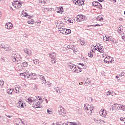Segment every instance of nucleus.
I'll return each mask as SVG.
<instances>
[{
  "label": "nucleus",
  "instance_id": "nucleus-1",
  "mask_svg": "<svg viewBox=\"0 0 125 125\" xmlns=\"http://www.w3.org/2000/svg\"><path fill=\"white\" fill-rule=\"evenodd\" d=\"M26 101L32 105L33 108H40L41 103H42V99L40 97H29Z\"/></svg>",
  "mask_w": 125,
  "mask_h": 125
},
{
  "label": "nucleus",
  "instance_id": "nucleus-2",
  "mask_svg": "<svg viewBox=\"0 0 125 125\" xmlns=\"http://www.w3.org/2000/svg\"><path fill=\"white\" fill-rule=\"evenodd\" d=\"M85 111L88 114V115H91L92 112H93V107L91 104H86L84 106Z\"/></svg>",
  "mask_w": 125,
  "mask_h": 125
},
{
  "label": "nucleus",
  "instance_id": "nucleus-3",
  "mask_svg": "<svg viewBox=\"0 0 125 125\" xmlns=\"http://www.w3.org/2000/svg\"><path fill=\"white\" fill-rule=\"evenodd\" d=\"M103 40L104 42H109L112 43L115 42V39L111 36H105L103 37Z\"/></svg>",
  "mask_w": 125,
  "mask_h": 125
},
{
  "label": "nucleus",
  "instance_id": "nucleus-4",
  "mask_svg": "<svg viewBox=\"0 0 125 125\" xmlns=\"http://www.w3.org/2000/svg\"><path fill=\"white\" fill-rule=\"evenodd\" d=\"M72 2L77 6H83L84 0H72Z\"/></svg>",
  "mask_w": 125,
  "mask_h": 125
},
{
  "label": "nucleus",
  "instance_id": "nucleus-5",
  "mask_svg": "<svg viewBox=\"0 0 125 125\" xmlns=\"http://www.w3.org/2000/svg\"><path fill=\"white\" fill-rule=\"evenodd\" d=\"M12 5L15 7V8H16L17 9H18L22 6V2L21 1H15L12 2Z\"/></svg>",
  "mask_w": 125,
  "mask_h": 125
},
{
  "label": "nucleus",
  "instance_id": "nucleus-6",
  "mask_svg": "<svg viewBox=\"0 0 125 125\" xmlns=\"http://www.w3.org/2000/svg\"><path fill=\"white\" fill-rule=\"evenodd\" d=\"M58 111L59 114L61 116H65L66 114H67V112L66 111V110H65V108H63L62 106H60L58 108Z\"/></svg>",
  "mask_w": 125,
  "mask_h": 125
},
{
  "label": "nucleus",
  "instance_id": "nucleus-7",
  "mask_svg": "<svg viewBox=\"0 0 125 125\" xmlns=\"http://www.w3.org/2000/svg\"><path fill=\"white\" fill-rule=\"evenodd\" d=\"M76 21L77 22H83L85 20V16L83 15H78L76 16Z\"/></svg>",
  "mask_w": 125,
  "mask_h": 125
},
{
  "label": "nucleus",
  "instance_id": "nucleus-8",
  "mask_svg": "<svg viewBox=\"0 0 125 125\" xmlns=\"http://www.w3.org/2000/svg\"><path fill=\"white\" fill-rule=\"evenodd\" d=\"M59 27H60L59 28V31H60V33H61V34H63V35H65L66 29L62 27H65V24L64 23H60L59 25Z\"/></svg>",
  "mask_w": 125,
  "mask_h": 125
},
{
  "label": "nucleus",
  "instance_id": "nucleus-9",
  "mask_svg": "<svg viewBox=\"0 0 125 125\" xmlns=\"http://www.w3.org/2000/svg\"><path fill=\"white\" fill-rule=\"evenodd\" d=\"M110 106L113 107V110L115 109L116 111H118L119 110H121V104H118L117 103H114L113 104H110Z\"/></svg>",
  "mask_w": 125,
  "mask_h": 125
},
{
  "label": "nucleus",
  "instance_id": "nucleus-10",
  "mask_svg": "<svg viewBox=\"0 0 125 125\" xmlns=\"http://www.w3.org/2000/svg\"><path fill=\"white\" fill-rule=\"evenodd\" d=\"M27 78L29 79V80H36L37 75L35 73H30V72H29Z\"/></svg>",
  "mask_w": 125,
  "mask_h": 125
},
{
  "label": "nucleus",
  "instance_id": "nucleus-11",
  "mask_svg": "<svg viewBox=\"0 0 125 125\" xmlns=\"http://www.w3.org/2000/svg\"><path fill=\"white\" fill-rule=\"evenodd\" d=\"M19 57H20V56H19L18 54H15L14 56L12 57V61H13V62H14L15 63H17V62H19V61H20Z\"/></svg>",
  "mask_w": 125,
  "mask_h": 125
},
{
  "label": "nucleus",
  "instance_id": "nucleus-12",
  "mask_svg": "<svg viewBox=\"0 0 125 125\" xmlns=\"http://www.w3.org/2000/svg\"><path fill=\"white\" fill-rule=\"evenodd\" d=\"M94 47L96 50H97V51L100 52V53H103V52H104V48H103V46L99 45L95 46Z\"/></svg>",
  "mask_w": 125,
  "mask_h": 125
},
{
  "label": "nucleus",
  "instance_id": "nucleus-13",
  "mask_svg": "<svg viewBox=\"0 0 125 125\" xmlns=\"http://www.w3.org/2000/svg\"><path fill=\"white\" fill-rule=\"evenodd\" d=\"M92 6L99 8V9H102V5L98 2H93Z\"/></svg>",
  "mask_w": 125,
  "mask_h": 125
},
{
  "label": "nucleus",
  "instance_id": "nucleus-14",
  "mask_svg": "<svg viewBox=\"0 0 125 125\" xmlns=\"http://www.w3.org/2000/svg\"><path fill=\"white\" fill-rule=\"evenodd\" d=\"M99 114L101 117H106L107 116V111L105 109H102L100 111Z\"/></svg>",
  "mask_w": 125,
  "mask_h": 125
},
{
  "label": "nucleus",
  "instance_id": "nucleus-15",
  "mask_svg": "<svg viewBox=\"0 0 125 125\" xmlns=\"http://www.w3.org/2000/svg\"><path fill=\"white\" fill-rule=\"evenodd\" d=\"M55 10L57 12V13H60V14H62V12H64V10L62 7H58L56 8Z\"/></svg>",
  "mask_w": 125,
  "mask_h": 125
},
{
  "label": "nucleus",
  "instance_id": "nucleus-16",
  "mask_svg": "<svg viewBox=\"0 0 125 125\" xmlns=\"http://www.w3.org/2000/svg\"><path fill=\"white\" fill-rule=\"evenodd\" d=\"M5 27L7 30H11L13 28V25L11 22H8L6 24Z\"/></svg>",
  "mask_w": 125,
  "mask_h": 125
},
{
  "label": "nucleus",
  "instance_id": "nucleus-17",
  "mask_svg": "<svg viewBox=\"0 0 125 125\" xmlns=\"http://www.w3.org/2000/svg\"><path fill=\"white\" fill-rule=\"evenodd\" d=\"M17 106L18 108H25V105H24V103L22 101H20L18 102Z\"/></svg>",
  "mask_w": 125,
  "mask_h": 125
},
{
  "label": "nucleus",
  "instance_id": "nucleus-18",
  "mask_svg": "<svg viewBox=\"0 0 125 125\" xmlns=\"http://www.w3.org/2000/svg\"><path fill=\"white\" fill-rule=\"evenodd\" d=\"M68 68L71 69V71H72V72L74 73L75 72V70H76V68H77V66L74 64L70 63L68 65Z\"/></svg>",
  "mask_w": 125,
  "mask_h": 125
},
{
  "label": "nucleus",
  "instance_id": "nucleus-19",
  "mask_svg": "<svg viewBox=\"0 0 125 125\" xmlns=\"http://www.w3.org/2000/svg\"><path fill=\"white\" fill-rule=\"evenodd\" d=\"M39 78L41 80V83L42 84L45 83L46 80L44 78V76L43 75H39Z\"/></svg>",
  "mask_w": 125,
  "mask_h": 125
},
{
  "label": "nucleus",
  "instance_id": "nucleus-20",
  "mask_svg": "<svg viewBox=\"0 0 125 125\" xmlns=\"http://www.w3.org/2000/svg\"><path fill=\"white\" fill-rule=\"evenodd\" d=\"M56 124L57 125H67V122L64 121H61L56 123Z\"/></svg>",
  "mask_w": 125,
  "mask_h": 125
},
{
  "label": "nucleus",
  "instance_id": "nucleus-21",
  "mask_svg": "<svg viewBox=\"0 0 125 125\" xmlns=\"http://www.w3.org/2000/svg\"><path fill=\"white\" fill-rule=\"evenodd\" d=\"M110 56H106L104 59V62L105 64H110Z\"/></svg>",
  "mask_w": 125,
  "mask_h": 125
},
{
  "label": "nucleus",
  "instance_id": "nucleus-22",
  "mask_svg": "<svg viewBox=\"0 0 125 125\" xmlns=\"http://www.w3.org/2000/svg\"><path fill=\"white\" fill-rule=\"evenodd\" d=\"M96 19L98 21H101V22H102V21H103V20L104 19V16L100 15L96 18Z\"/></svg>",
  "mask_w": 125,
  "mask_h": 125
},
{
  "label": "nucleus",
  "instance_id": "nucleus-23",
  "mask_svg": "<svg viewBox=\"0 0 125 125\" xmlns=\"http://www.w3.org/2000/svg\"><path fill=\"white\" fill-rule=\"evenodd\" d=\"M64 22H66V23H68V24L72 23V20H71V19L68 18L67 17H66L64 18Z\"/></svg>",
  "mask_w": 125,
  "mask_h": 125
},
{
  "label": "nucleus",
  "instance_id": "nucleus-24",
  "mask_svg": "<svg viewBox=\"0 0 125 125\" xmlns=\"http://www.w3.org/2000/svg\"><path fill=\"white\" fill-rule=\"evenodd\" d=\"M16 124L18 125H25V124L21 119H18L16 121Z\"/></svg>",
  "mask_w": 125,
  "mask_h": 125
},
{
  "label": "nucleus",
  "instance_id": "nucleus-25",
  "mask_svg": "<svg viewBox=\"0 0 125 125\" xmlns=\"http://www.w3.org/2000/svg\"><path fill=\"white\" fill-rule=\"evenodd\" d=\"M49 57L51 59L56 58V53L55 52H53L49 54Z\"/></svg>",
  "mask_w": 125,
  "mask_h": 125
},
{
  "label": "nucleus",
  "instance_id": "nucleus-26",
  "mask_svg": "<svg viewBox=\"0 0 125 125\" xmlns=\"http://www.w3.org/2000/svg\"><path fill=\"white\" fill-rule=\"evenodd\" d=\"M15 91L14 90V89H8L7 90V93L8 94H13L14 93V92Z\"/></svg>",
  "mask_w": 125,
  "mask_h": 125
},
{
  "label": "nucleus",
  "instance_id": "nucleus-27",
  "mask_svg": "<svg viewBox=\"0 0 125 125\" xmlns=\"http://www.w3.org/2000/svg\"><path fill=\"white\" fill-rule=\"evenodd\" d=\"M24 52H25L29 56H31V55H32V51L28 49H25Z\"/></svg>",
  "mask_w": 125,
  "mask_h": 125
},
{
  "label": "nucleus",
  "instance_id": "nucleus-28",
  "mask_svg": "<svg viewBox=\"0 0 125 125\" xmlns=\"http://www.w3.org/2000/svg\"><path fill=\"white\" fill-rule=\"evenodd\" d=\"M28 75H29V71H26V72L20 73V76H24V77H26L27 78H28Z\"/></svg>",
  "mask_w": 125,
  "mask_h": 125
},
{
  "label": "nucleus",
  "instance_id": "nucleus-29",
  "mask_svg": "<svg viewBox=\"0 0 125 125\" xmlns=\"http://www.w3.org/2000/svg\"><path fill=\"white\" fill-rule=\"evenodd\" d=\"M81 72H82V69L78 67H76V68H75V70H74V73H76V74H78V73H80Z\"/></svg>",
  "mask_w": 125,
  "mask_h": 125
},
{
  "label": "nucleus",
  "instance_id": "nucleus-30",
  "mask_svg": "<svg viewBox=\"0 0 125 125\" xmlns=\"http://www.w3.org/2000/svg\"><path fill=\"white\" fill-rule=\"evenodd\" d=\"M4 48L6 51H10V50H11V48L10 47V46L7 45L4 46Z\"/></svg>",
  "mask_w": 125,
  "mask_h": 125
},
{
  "label": "nucleus",
  "instance_id": "nucleus-31",
  "mask_svg": "<svg viewBox=\"0 0 125 125\" xmlns=\"http://www.w3.org/2000/svg\"><path fill=\"white\" fill-rule=\"evenodd\" d=\"M27 23L30 25H34V23H35V20L34 19L29 20L28 21Z\"/></svg>",
  "mask_w": 125,
  "mask_h": 125
},
{
  "label": "nucleus",
  "instance_id": "nucleus-32",
  "mask_svg": "<svg viewBox=\"0 0 125 125\" xmlns=\"http://www.w3.org/2000/svg\"><path fill=\"white\" fill-rule=\"evenodd\" d=\"M20 90H21L20 88L18 87H16L15 91H14V92H15L17 94H19V93L20 92Z\"/></svg>",
  "mask_w": 125,
  "mask_h": 125
},
{
  "label": "nucleus",
  "instance_id": "nucleus-33",
  "mask_svg": "<svg viewBox=\"0 0 125 125\" xmlns=\"http://www.w3.org/2000/svg\"><path fill=\"white\" fill-rule=\"evenodd\" d=\"M51 10H52V8H44V9H43L44 12H47L49 11H51Z\"/></svg>",
  "mask_w": 125,
  "mask_h": 125
},
{
  "label": "nucleus",
  "instance_id": "nucleus-34",
  "mask_svg": "<svg viewBox=\"0 0 125 125\" xmlns=\"http://www.w3.org/2000/svg\"><path fill=\"white\" fill-rule=\"evenodd\" d=\"M45 84L46 87H50V86H51V83L49 81L46 82Z\"/></svg>",
  "mask_w": 125,
  "mask_h": 125
},
{
  "label": "nucleus",
  "instance_id": "nucleus-35",
  "mask_svg": "<svg viewBox=\"0 0 125 125\" xmlns=\"http://www.w3.org/2000/svg\"><path fill=\"white\" fill-rule=\"evenodd\" d=\"M33 62L35 65H38L39 63H40V61L38 59L33 60Z\"/></svg>",
  "mask_w": 125,
  "mask_h": 125
},
{
  "label": "nucleus",
  "instance_id": "nucleus-36",
  "mask_svg": "<svg viewBox=\"0 0 125 125\" xmlns=\"http://www.w3.org/2000/svg\"><path fill=\"white\" fill-rule=\"evenodd\" d=\"M71 32L72 31L70 29H66L64 35H69V34H71Z\"/></svg>",
  "mask_w": 125,
  "mask_h": 125
},
{
  "label": "nucleus",
  "instance_id": "nucleus-37",
  "mask_svg": "<svg viewBox=\"0 0 125 125\" xmlns=\"http://www.w3.org/2000/svg\"><path fill=\"white\" fill-rule=\"evenodd\" d=\"M47 112L49 114H53V110H52V109L51 108L48 109Z\"/></svg>",
  "mask_w": 125,
  "mask_h": 125
},
{
  "label": "nucleus",
  "instance_id": "nucleus-38",
  "mask_svg": "<svg viewBox=\"0 0 125 125\" xmlns=\"http://www.w3.org/2000/svg\"><path fill=\"white\" fill-rule=\"evenodd\" d=\"M51 62L52 63V64H56L57 62L56 58L51 59Z\"/></svg>",
  "mask_w": 125,
  "mask_h": 125
},
{
  "label": "nucleus",
  "instance_id": "nucleus-39",
  "mask_svg": "<svg viewBox=\"0 0 125 125\" xmlns=\"http://www.w3.org/2000/svg\"><path fill=\"white\" fill-rule=\"evenodd\" d=\"M22 66L24 68H26V67H28V63L27 62H24L22 63Z\"/></svg>",
  "mask_w": 125,
  "mask_h": 125
},
{
  "label": "nucleus",
  "instance_id": "nucleus-40",
  "mask_svg": "<svg viewBox=\"0 0 125 125\" xmlns=\"http://www.w3.org/2000/svg\"><path fill=\"white\" fill-rule=\"evenodd\" d=\"M93 51L92 50V51H91L90 53H88V56L89 57H93Z\"/></svg>",
  "mask_w": 125,
  "mask_h": 125
},
{
  "label": "nucleus",
  "instance_id": "nucleus-41",
  "mask_svg": "<svg viewBox=\"0 0 125 125\" xmlns=\"http://www.w3.org/2000/svg\"><path fill=\"white\" fill-rule=\"evenodd\" d=\"M0 85H1V86H3V85H4V81H3V80H0Z\"/></svg>",
  "mask_w": 125,
  "mask_h": 125
},
{
  "label": "nucleus",
  "instance_id": "nucleus-42",
  "mask_svg": "<svg viewBox=\"0 0 125 125\" xmlns=\"http://www.w3.org/2000/svg\"><path fill=\"white\" fill-rule=\"evenodd\" d=\"M22 15L25 17H28L29 16V15H28V14H27L25 11H23L22 12Z\"/></svg>",
  "mask_w": 125,
  "mask_h": 125
},
{
  "label": "nucleus",
  "instance_id": "nucleus-43",
  "mask_svg": "<svg viewBox=\"0 0 125 125\" xmlns=\"http://www.w3.org/2000/svg\"><path fill=\"white\" fill-rule=\"evenodd\" d=\"M89 27H100V25L99 24H96V25H90Z\"/></svg>",
  "mask_w": 125,
  "mask_h": 125
},
{
  "label": "nucleus",
  "instance_id": "nucleus-44",
  "mask_svg": "<svg viewBox=\"0 0 125 125\" xmlns=\"http://www.w3.org/2000/svg\"><path fill=\"white\" fill-rule=\"evenodd\" d=\"M99 124H103V123H106V121H105L104 120H103L101 119H100V121H99Z\"/></svg>",
  "mask_w": 125,
  "mask_h": 125
},
{
  "label": "nucleus",
  "instance_id": "nucleus-45",
  "mask_svg": "<svg viewBox=\"0 0 125 125\" xmlns=\"http://www.w3.org/2000/svg\"><path fill=\"white\" fill-rule=\"evenodd\" d=\"M80 44L81 45H84L85 44V41H82L81 42Z\"/></svg>",
  "mask_w": 125,
  "mask_h": 125
},
{
  "label": "nucleus",
  "instance_id": "nucleus-46",
  "mask_svg": "<svg viewBox=\"0 0 125 125\" xmlns=\"http://www.w3.org/2000/svg\"><path fill=\"white\" fill-rule=\"evenodd\" d=\"M39 1L40 2V3H41L42 4H43V3H44V2H45L44 0H39Z\"/></svg>",
  "mask_w": 125,
  "mask_h": 125
},
{
  "label": "nucleus",
  "instance_id": "nucleus-47",
  "mask_svg": "<svg viewBox=\"0 0 125 125\" xmlns=\"http://www.w3.org/2000/svg\"><path fill=\"white\" fill-rule=\"evenodd\" d=\"M120 110H123V111H125V105H122Z\"/></svg>",
  "mask_w": 125,
  "mask_h": 125
},
{
  "label": "nucleus",
  "instance_id": "nucleus-48",
  "mask_svg": "<svg viewBox=\"0 0 125 125\" xmlns=\"http://www.w3.org/2000/svg\"><path fill=\"white\" fill-rule=\"evenodd\" d=\"M120 120L122 121V122H125V118L124 117H121Z\"/></svg>",
  "mask_w": 125,
  "mask_h": 125
},
{
  "label": "nucleus",
  "instance_id": "nucleus-49",
  "mask_svg": "<svg viewBox=\"0 0 125 125\" xmlns=\"http://www.w3.org/2000/svg\"><path fill=\"white\" fill-rule=\"evenodd\" d=\"M115 62V61H114V60L113 59H110V62H109V63H111V64H114V62Z\"/></svg>",
  "mask_w": 125,
  "mask_h": 125
},
{
  "label": "nucleus",
  "instance_id": "nucleus-50",
  "mask_svg": "<svg viewBox=\"0 0 125 125\" xmlns=\"http://www.w3.org/2000/svg\"><path fill=\"white\" fill-rule=\"evenodd\" d=\"M94 121L95 122H99L100 119H99V118H94Z\"/></svg>",
  "mask_w": 125,
  "mask_h": 125
},
{
  "label": "nucleus",
  "instance_id": "nucleus-51",
  "mask_svg": "<svg viewBox=\"0 0 125 125\" xmlns=\"http://www.w3.org/2000/svg\"><path fill=\"white\" fill-rule=\"evenodd\" d=\"M121 76H125V70L121 72Z\"/></svg>",
  "mask_w": 125,
  "mask_h": 125
},
{
  "label": "nucleus",
  "instance_id": "nucleus-52",
  "mask_svg": "<svg viewBox=\"0 0 125 125\" xmlns=\"http://www.w3.org/2000/svg\"><path fill=\"white\" fill-rule=\"evenodd\" d=\"M58 89H59L58 87L55 88V90L57 91H56L57 93H60V91H58Z\"/></svg>",
  "mask_w": 125,
  "mask_h": 125
},
{
  "label": "nucleus",
  "instance_id": "nucleus-53",
  "mask_svg": "<svg viewBox=\"0 0 125 125\" xmlns=\"http://www.w3.org/2000/svg\"><path fill=\"white\" fill-rule=\"evenodd\" d=\"M69 125H78L76 123H71V124Z\"/></svg>",
  "mask_w": 125,
  "mask_h": 125
},
{
  "label": "nucleus",
  "instance_id": "nucleus-54",
  "mask_svg": "<svg viewBox=\"0 0 125 125\" xmlns=\"http://www.w3.org/2000/svg\"><path fill=\"white\" fill-rule=\"evenodd\" d=\"M67 48H68V49H72V46L68 45L67 46Z\"/></svg>",
  "mask_w": 125,
  "mask_h": 125
},
{
  "label": "nucleus",
  "instance_id": "nucleus-55",
  "mask_svg": "<svg viewBox=\"0 0 125 125\" xmlns=\"http://www.w3.org/2000/svg\"><path fill=\"white\" fill-rule=\"evenodd\" d=\"M110 1H111V2H114V3H115V2H117V0H110Z\"/></svg>",
  "mask_w": 125,
  "mask_h": 125
},
{
  "label": "nucleus",
  "instance_id": "nucleus-56",
  "mask_svg": "<svg viewBox=\"0 0 125 125\" xmlns=\"http://www.w3.org/2000/svg\"><path fill=\"white\" fill-rule=\"evenodd\" d=\"M108 95H111V91H108L107 96H108Z\"/></svg>",
  "mask_w": 125,
  "mask_h": 125
},
{
  "label": "nucleus",
  "instance_id": "nucleus-57",
  "mask_svg": "<svg viewBox=\"0 0 125 125\" xmlns=\"http://www.w3.org/2000/svg\"><path fill=\"white\" fill-rule=\"evenodd\" d=\"M122 40H125V35L122 36Z\"/></svg>",
  "mask_w": 125,
  "mask_h": 125
},
{
  "label": "nucleus",
  "instance_id": "nucleus-58",
  "mask_svg": "<svg viewBox=\"0 0 125 125\" xmlns=\"http://www.w3.org/2000/svg\"><path fill=\"white\" fill-rule=\"evenodd\" d=\"M1 16H2V13H1V11H0V19L1 17Z\"/></svg>",
  "mask_w": 125,
  "mask_h": 125
},
{
  "label": "nucleus",
  "instance_id": "nucleus-59",
  "mask_svg": "<svg viewBox=\"0 0 125 125\" xmlns=\"http://www.w3.org/2000/svg\"><path fill=\"white\" fill-rule=\"evenodd\" d=\"M10 10H11V11H13V8H12V7H10Z\"/></svg>",
  "mask_w": 125,
  "mask_h": 125
},
{
  "label": "nucleus",
  "instance_id": "nucleus-60",
  "mask_svg": "<svg viewBox=\"0 0 125 125\" xmlns=\"http://www.w3.org/2000/svg\"><path fill=\"white\" fill-rule=\"evenodd\" d=\"M79 85H83V82L79 83Z\"/></svg>",
  "mask_w": 125,
  "mask_h": 125
},
{
  "label": "nucleus",
  "instance_id": "nucleus-61",
  "mask_svg": "<svg viewBox=\"0 0 125 125\" xmlns=\"http://www.w3.org/2000/svg\"><path fill=\"white\" fill-rule=\"evenodd\" d=\"M118 32H122V29L119 28L118 30Z\"/></svg>",
  "mask_w": 125,
  "mask_h": 125
},
{
  "label": "nucleus",
  "instance_id": "nucleus-62",
  "mask_svg": "<svg viewBox=\"0 0 125 125\" xmlns=\"http://www.w3.org/2000/svg\"><path fill=\"white\" fill-rule=\"evenodd\" d=\"M6 117H7L8 118H11V116L10 115H6Z\"/></svg>",
  "mask_w": 125,
  "mask_h": 125
},
{
  "label": "nucleus",
  "instance_id": "nucleus-63",
  "mask_svg": "<svg viewBox=\"0 0 125 125\" xmlns=\"http://www.w3.org/2000/svg\"><path fill=\"white\" fill-rule=\"evenodd\" d=\"M98 1H99V2H102V1H103V0H98Z\"/></svg>",
  "mask_w": 125,
  "mask_h": 125
},
{
  "label": "nucleus",
  "instance_id": "nucleus-64",
  "mask_svg": "<svg viewBox=\"0 0 125 125\" xmlns=\"http://www.w3.org/2000/svg\"><path fill=\"white\" fill-rule=\"evenodd\" d=\"M45 100L46 103H48V101H47V99H45Z\"/></svg>",
  "mask_w": 125,
  "mask_h": 125
}]
</instances>
